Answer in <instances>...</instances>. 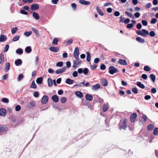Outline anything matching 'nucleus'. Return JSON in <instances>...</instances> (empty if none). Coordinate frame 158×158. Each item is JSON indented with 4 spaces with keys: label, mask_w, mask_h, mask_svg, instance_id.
I'll return each instance as SVG.
<instances>
[{
    "label": "nucleus",
    "mask_w": 158,
    "mask_h": 158,
    "mask_svg": "<svg viewBox=\"0 0 158 158\" xmlns=\"http://www.w3.org/2000/svg\"><path fill=\"white\" fill-rule=\"evenodd\" d=\"M75 60L73 61V67L74 68H76L77 66L81 63V61L79 58H75Z\"/></svg>",
    "instance_id": "1"
},
{
    "label": "nucleus",
    "mask_w": 158,
    "mask_h": 158,
    "mask_svg": "<svg viewBox=\"0 0 158 158\" xmlns=\"http://www.w3.org/2000/svg\"><path fill=\"white\" fill-rule=\"evenodd\" d=\"M109 72L110 74L113 75L115 73H117L118 70L114 66H110L109 68Z\"/></svg>",
    "instance_id": "2"
},
{
    "label": "nucleus",
    "mask_w": 158,
    "mask_h": 158,
    "mask_svg": "<svg viewBox=\"0 0 158 158\" xmlns=\"http://www.w3.org/2000/svg\"><path fill=\"white\" fill-rule=\"evenodd\" d=\"M79 49L77 47H76L75 48L73 53L74 57L75 58H79Z\"/></svg>",
    "instance_id": "3"
},
{
    "label": "nucleus",
    "mask_w": 158,
    "mask_h": 158,
    "mask_svg": "<svg viewBox=\"0 0 158 158\" xmlns=\"http://www.w3.org/2000/svg\"><path fill=\"white\" fill-rule=\"evenodd\" d=\"M66 69V67H64L63 68L58 69L56 71V73L57 74H60L63 73Z\"/></svg>",
    "instance_id": "4"
},
{
    "label": "nucleus",
    "mask_w": 158,
    "mask_h": 158,
    "mask_svg": "<svg viewBox=\"0 0 158 158\" xmlns=\"http://www.w3.org/2000/svg\"><path fill=\"white\" fill-rule=\"evenodd\" d=\"M8 128L5 126H0V135H1L2 133L7 131Z\"/></svg>",
    "instance_id": "5"
},
{
    "label": "nucleus",
    "mask_w": 158,
    "mask_h": 158,
    "mask_svg": "<svg viewBox=\"0 0 158 158\" xmlns=\"http://www.w3.org/2000/svg\"><path fill=\"white\" fill-rule=\"evenodd\" d=\"M48 96L45 95L42 98L41 102L43 104L46 103L48 102Z\"/></svg>",
    "instance_id": "6"
},
{
    "label": "nucleus",
    "mask_w": 158,
    "mask_h": 158,
    "mask_svg": "<svg viewBox=\"0 0 158 158\" xmlns=\"http://www.w3.org/2000/svg\"><path fill=\"white\" fill-rule=\"evenodd\" d=\"M7 111L4 108L0 109V115L2 116H5L6 114Z\"/></svg>",
    "instance_id": "7"
},
{
    "label": "nucleus",
    "mask_w": 158,
    "mask_h": 158,
    "mask_svg": "<svg viewBox=\"0 0 158 158\" xmlns=\"http://www.w3.org/2000/svg\"><path fill=\"white\" fill-rule=\"evenodd\" d=\"M137 114L135 113H134L130 116V120L131 122H133L135 120L137 117Z\"/></svg>",
    "instance_id": "8"
},
{
    "label": "nucleus",
    "mask_w": 158,
    "mask_h": 158,
    "mask_svg": "<svg viewBox=\"0 0 158 158\" xmlns=\"http://www.w3.org/2000/svg\"><path fill=\"white\" fill-rule=\"evenodd\" d=\"M79 2L81 4L86 5H89L90 4V2L84 0H79Z\"/></svg>",
    "instance_id": "9"
},
{
    "label": "nucleus",
    "mask_w": 158,
    "mask_h": 158,
    "mask_svg": "<svg viewBox=\"0 0 158 158\" xmlns=\"http://www.w3.org/2000/svg\"><path fill=\"white\" fill-rule=\"evenodd\" d=\"M7 39V37L5 35H1L0 36V42H5L6 41Z\"/></svg>",
    "instance_id": "10"
},
{
    "label": "nucleus",
    "mask_w": 158,
    "mask_h": 158,
    "mask_svg": "<svg viewBox=\"0 0 158 158\" xmlns=\"http://www.w3.org/2000/svg\"><path fill=\"white\" fill-rule=\"evenodd\" d=\"M52 100L55 102H57L59 101V99L57 95H53L52 97Z\"/></svg>",
    "instance_id": "11"
},
{
    "label": "nucleus",
    "mask_w": 158,
    "mask_h": 158,
    "mask_svg": "<svg viewBox=\"0 0 158 158\" xmlns=\"http://www.w3.org/2000/svg\"><path fill=\"white\" fill-rule=\"evenodd\" d=\"M101 84L103 86H106L108 84L107 81L104 78L101 79Z\"/></svg>",
    "instance_id": "12"
},
{
    "label": "nucleus",
    "mask_w": 158,
    "mask_h": 158,
    "mask_svg": "<svg viewBox=\"0 0 158 158\" xmlns=\"http://www.w3.org/2000/svg\"><path fill=\"white\" fill-rule=\"evenodd\" d=\"M118 63L121 64L126 65L127 64V62L125 60L120 59L118 61Z\"/></svg>",
    "instance_id": "13"
},
{
    "label": "nucleus",
    "mask_w": 158,
    "mask_h": 158,
    "mask_svg": "<svg viewBox=\"0 0 158 158\" xmlns=\"http://www.w3.org/2000/svg\"><path fill=\"white\" fill-rule=\"evenodd\" d=\"M39 6L37 4H34L31 5V8L33 10H36L39 8Z\"/></svg>",
    "instance_id": "14"
},
{
    "label": "nucleus",
    "mask_w": 158,
    "mask_h": 158,
    "mask_svg": "<svg viewBox=\"0 0 158 158\" xmlns=\"http://www.w3.org/2000/svg\"><path fill=\"white\" fill-rule=\"evenodd\" d=\"M49 50L52 52H56L59 50V48L57 47H52L49 48Z\"/></svg>",
    "instance_id": "15"
},
{
    "label": "nucleus",
    "mask_w": 158,
    "mask_h": 158,
    "mask_svg": "<svg viewBox=\"0 0 158 158\" xmlns=\"http://www.w3.org/2000/svg\"><path fill=\"white\" fill-rule=\"evenodd\" d=\"M100 87V85L99 84H96L93 86L92 89L94 90H97Z\"/></svg>",
    "instance_id": "16"
},
{
    "label": "nucleus",
    "mask_w": 158,
    "mask_h": 158,
    "mask_svg": "<svg viewBox=\"0 0 158 158\" xmlns=\"http://www.w3.org/2000/svg\"><path fill=\"white\" fill-rule=\"evenodd\" d=\"M75 94L76 96L78 98H81L83 96L82 93L79 91H76Z\"/></svg>",
    "instance_id": "17"
},
{
    "label": "nucleus",
    "mask_w": 158,
    "mask_h": 158,
    "mask_svg": "<svg viewBox=\"0 0 158 158\" xmlns=\"http://www.w3.org/2000/svg\"><path fill=\"white\" fill-rule=\"evenodd\" d=\"M4 62V57L3 53H1L0 55V64H2Z\"/></svg>",
    "instance_id": "18"
},
{
    "label": "nucleus",
    "mask_w": 158,
    "mask_h": 158,
    "mask_svg": "<svg viewBox=\"0 0 158 158\" xmlns=\"http://www.w3.org/2000/svg\"><path fill=\"white\" fill-rule=\"evenodd\" d=\"M85 97L86 100L89 101L92 100L93 98L92 96L91 95L89 94H86Z\"/></svg>",
    "instance_id": "19"
},
{
    "label": "nucleus",
    "mask_w": 158,
    "mask_h": 158,
    "mask_svg": "<svg viewBox=\"0 0 158 158\" xmlns=\"http://www.w3.org/2000/svg\"><path fill=\"white\" fill-rule=\"evenodd\" d=\"M74 81L73 80L70 78L67 79L65 81L66 83L69 84H72L73 83Z\"/></svg>",
    "instance_id": "20"
},
{
    "label": "nucleus",
    "mask_w": 158,
    "mask_h": 158,
    "mask_svg": "<svg viewBox=\"0 0 158 158\" xmlns=\"http://www.w3.org/2000/svg\"><path fill=\"white\" fill-rule=\"evenodd\" d=\"M43 79L42 77L38 78L36 80V83L39 84H41L43 82Z\"/></svg>",
    "instance_id": "21"
},
{
    "label": "nucleus",
    "mask_w": 158,
    "mask_h": 158,
    "mask_svg": "<svg viewBox=\"0 0 158 158\" xmlns=\"http://www.w3.org/2000/svg\"><path fill=\"white\" fill-rule=\"evenodd\" d=\"M143 36L146 37L147 35L149 34V32L148 31L144 29H142Z\"/></svg>",
    "instance_id": "22"
},
{
    "label": "nucleus",
    "mask_w": 158,
    "mask_h": 158,
    "mask_svg": "<svg viewBox=\"0 0 158 158\" xmlns=\"http://www.w3.org/2000/svg\"><path fill=\"white\" fill-rule=\"evenodd\" d=\"M136 40L139 43H143L145 42V40L139 37H138L136 38Z\"/></svg>",
    "instance_id": "23"
},
{
    "label": "nucleus",
    "mask_w": 158,
    "mask_h": 158,
    "mask_svg": "<svg viewBox=\"0 0 158 158\" xmlns=\"http://www.w3.org/2000/svg\"><path fill=\"white\" fill-rule=\"evenodd\" d=\"M127 127V125L126 124L123 123V124H120V126L119 127V129L120 130L123 129L126 130Z\"/></svg>",
    "instance_id": "24"
},
{
    "label": "nucleus",
    "mask_w": 158,
    "mask_h": 158,
    "mask_svg": "<svg viewBox=\"0 0 158 158\" xmlns=\"http://www.w3.org/2000/svg\"><path fill=\"white\" fill-rule=\"evenodd\" d=\"M22 64V60L20 59H18L15 62V64L16 66L21 65Z\"/></svg>",
    "instance_id": "25"
},
{
    "label": "nucleus",
    "mask_w": 158,
    "mask_h": 158,
    "mask_svg": "<svg viewBox=\"0 0 158 158\" xmlns=\"http://www.w3.org/2000/svg\"><path fill=\"white\" fill-rule=\"evenodd\" d=\"M33 18L36 20H38L39 19V15L36 12H33L32 14Z\"/></svg>",
    "instance_id": "26"
},
{
    "label": "nucleus",
    "mask_w": 158,
    "mask_h": 158,
    "mask_svg": "<svg viewBox=\"0 0 158 158\" xmlns=\"http://www.w3.org/2000/svg\"><path fill=\"white\" fill-rule=\"evenodd\" d=\"M96 10L97 12L98 13L99 15L101 16H103V15L104 14L103 13L99 7L98 6L96 7Z\"/></svg>",
    "instance_id": "27"
},
{
    "label": "nucleus",
    "mask_w": 158,
    "mask_h": 158,
    "mask_svg": "<svg viewBox=\"0 0 158 158\" xmlns=\"http://www.w3.org/2000/svg\"><path fill=\"white\" fill-rule=\"evenodd\" d=\"M137 85L141 89H143L145 88L144 85L140 82H137Z\"/></svg>",
    "instance_id": "28"
},
{
    "label": "nucleus",
    "mask_w": 158,
    "mask_h": 158,
    "mask_svg": "<svg viewBox=\"0 0 158 158\" xmlns=\"http://www.w3.org/2000/svg\"><path fill=\"white\" fill-rule=\"evenodd\" d=\"M48 86L50 87H52L53 84L52 80L51 78H49L48 80Z\"/></svg>",
    "instance_id": "29"
},
{
    "label": "nucleus",
    "mask_w": 158,
    "mask_h": 158,
    "mask_svg": "<svg viewBox=\"0 0 158 158\" xmlns=\"http://www.w3.org/2000/svg\"><path fill=\"white\" fill-rule=\"evenodd\" d=\"M25 51L27 53H30L31 51V49L30 47L27 46L25 48Z\"/></svg>",
    "instance_id": "30"
},
{
    "label": "nucleus",
    "mask_w": 158,
    "mask_h": 158,
    "mask_svg": "<svg viewBox=\"0 0 158 158\" xmlns=\"http://www.w3.org/2000/svg\"><path fill=\"white\" fill-rule=\"evenodd\" d=\"M125 13L130 18L132 19L134 18V15L130 12L128 11H125Z\"/></svg>",
    "instance_id": "31"
},
{
    "label": "nucleus",
    "mask_w": 158,
    "mask_h": 158,
    "mask_svg": "<svg viewBox=\"0 0 158 158\" xmlns=\"http://www.w3.org/2000/svg\"><path fill=\"white\" fill-rule=\"evenodd\" d=\"M87 57L86 60L88 62H89L90 61L91 56L89 53V52H87L86 53Z\"/></svg>",
    "instance_id": "32"
},
{
    "label": "nucleus",
    "mask_w": 158,
    "mask_h": 158,
    "mask_svg": "<svg viewBox=\"0 0 158 158\" xmlns=\"http://www.w3.org/2000/svg\"><path fill=\"white\" fill-rule=\"evenodd\" d=\"M32 30L36 34V35L37 36H39L40 34L39 33V31L35 28H32Z\"/></svg>",
    "instance_id": "33"
},
{
    "label": "nucleus",
    "mask_w": 158,
    "mask_h": 158,
    "mask_svg": "<svg viewBox=\"0 0 158 158\" xmlns=\"http://www.w3.org/2000/svg\"><path fill=\"white\" fill-rule=\"evenodd\" d=\"M89 70L87 68H85L83 70V74L85 75H87V74L89 72Z\"/></svg>",
    "instance_id": "34"
},
{
    "label": "nucleus",
    "mask_w": 158,
    "mask_h": 158,
    "mask_svg": "<svg viewBox=\"0 0 158 158\" xmlns=\"http://www.w3.org/2000/svg\"><path fill=\"white\" fill-rule=\"evenodd\" d=\"M17 54H22L23 53V50L21 48L18 49L16 51Z\"/></svg>",
    "instance_id": "35"
},
{
    "label": "nucleus",
    "mask_w": 158,
    "mask_h": 158,
    "mask_svg": "<svg viewBox=\"0 0 158 158\" xmlns=\"http://www.w3.org/2000/svg\"><path fill=\"white\" fill-rule=\"evenodd\" d=\"M108 110V106L107 105L104 104L102 106V110L103 112H105Z\"/></svg>",
    "instance_id": "36"
},
{
    "label": "nucleus",
    "mask_w": 158,
    "mask_h": 158,
    "mask_svg": "<svg viewBox=\"0 0 158 158\" xmlns=\"http://www.w3.org/2000/svg\"><path fill=\"white\" fill-rule=\"evenodd\" d=\"M150 77L151 79L152 80L153 82H154L156 79V77L153 74H151L150 75Z\"/></svg>",
    "instance_id": "37"
},
{
    "label": "nucleus",
    "mask_w": 158,
    "mask_h": 158,
    "mask_svg": "<svg viewBox=\"0 0 158 158\" xmlns=\"http://www.w3.org/2000/svg\"><path fill=\"white\" fill-rule=\"evenodd\" d=\"M36 87H37L34 81H33L31 83V87L32 88L35 89L36 88Z\"/></svg>",
    "instance_id": "38"
},
{
    "label": "nucleus",
    "mask_w": 158,
    "mask_h": 158,
    "mask_svg": "<svg viewBox=\"0 0 158 158\" xmlns=\"http://www.w3.org/2000/svg\"><path fill=\"white\" fill-rule=\"evenodd\" d=\"M6 71L7 72L8 71L9 69H10V63H7L6 64Z\"/></svg>",
    "instance_id": "39"
},
{
    "label": "nucleus",
    "mask_w": 158,
    "mask_h": 158,
    "mask_svg": "<svg viewBox=\"0 0 158 158\" xmlns=\"http://www.w3.org/2000/svg\"><path fill=\"white\" fill-rule=\"evenodd\" d=\"M66 100V98L65 97H62L60 99V102L63 103H65Z\"/></svg>",
    "instance_id": "40"
},
{
    "label": "nucleus",
    "mask_w": 158,
    "mask_h": 158,
    "mask_svg": "<svg viewBox=\"0 0 158 158\" xmlns=\"http://www.w3.org/2000/svg\"><path fill=\"white\" fill-rule=\"evenodd\" d=\"M32 33V32L31 31H26L25 32L24 35L25 36L27 37H28Z\"/></svg>",
    "instance_id": "41"
},
{
    "label": "nucleus",
    "mask_w": 158,
    "mask_h": 158,
    "mask_svg": "<svg viewBox=\"0 0 158 158\" xmlns=\"http://www.w3.org/2000/svg\"><path fill=\"white\" fill-rule=\"evenodd\" d=\"M58 41V40L57 38H55L52 42V44L55 45H56L57 44Z\"/></svg>",
    "instance_id": "42"
},
{
    "label": "nucleus",
    "mask_w": 158,
    "mask_h": 158,
    "mask_svg": "<svg viewBox=\"0 0 158 158\" xmlns=\"http://www.w3.org/2000/svg\"><path fill=\"white\" fill-rule=\"evenodd\" d=\"M132 91L135 94H137L138 93V90L136 87L132 88Z\"/></svg>",
    "instance_id": "43"
},
{
    "label": "nucleus",
    "mask_w": 158,
    "mask_h": 158,
    "mask_svg": "<svg viewBox=\"0 0 158 158\" xmlns=\"http://www.w3.org/2000/svg\"><path fill=\"white\" fill-rule=\"evenodd\" d=\"M154 127V125L153 124H149L148 126V128L149 130H151Z\"/></svg>",
    "instance_id": "44"
},
{
    "label": "nucleus",
    "mask_w": 158,
    "mask_h": 158,
    "mask_svg": "<svg viewBox=\"0 0 158 158\" xmlns=\"http://www.w3.org/2000/svg\"><path fill=\"white\" fill-rule=\"evenodd\" d=\"M23 78V76L22 74H20L18 78V81H21Z\"/></svg>",
    "instance_id": "45"
},
{
    "label": "nucleus",
    "mask_w": 158,
    "mask_h": 158,
    "mask_svg": "<svg viewBox=\"0 0 158 158\" xmlns=\"http://www.w3.org/2000/svg\"><path fill=\"white\" fill-rule=\"evenodd\" d=\"M63 65V62H59L56 64V66L58 67H61Z\"/></svg>",
    "instance_id": "46"
},
{
    "label": "nucleus",
    "mask_w": 158,
    "mask_h": 158,
    "mask_svg": "<svg viewBox=\"0 0 158 158\" xmlns=\"http://www.w3.org/2000/svg\"><path fill=\"white\" fill-rule=\"evenodd\" d=\"M17 27H15L12 29L11 30V33L13 34L15 33L17 30Z\"/></svg>",
    "instance_id": "47"
},
{
    "label": "nucleus",
    "mask_w": 158,
    "mask_h": 158,
    "mask_svg": "<svg viewBox=\"0 0 158 158\" xmlns=\"http://www.w3.org/2000/svg\"><path fill=\"white\" fill-rule=\"evenodd\" d=\"M19 37L18 35H16L15 36L13 39V41H18L19 39Z\"/></svg>",
    "instance_id": "48"
},
{
    "label": "nucleus",
    "mask_w": 158,
    "mask_h": 158,
    "mask_svg": "<svg viewBox=\"0 0 158 158\" xmlns=\"http://www.w3.org/2000/svg\"><path fill=\"white\" fill-rule=\"evenodd\" d=\"M21 109V106L19 105H17L15 107V110L17 111H19Z\"/></svg>",
    "instance_id": "49"
},
{
    "label": "nucleus",
    "mask_w": 158,
    "mask_h": 158,
    "mask_svg": "<svg viewBox=\"0 0 158 158\" xmlns=\"http://www.w3.org/2000/svg\"><path fill=\"white\" fill-rule=\"evenodd\" d=\"M153 133L155 135H158V128H156L154 129Z\"/></svg>",
    "instance_id": "50"
},
{
    "label": "nucleus",
    "mask_w": 158,
    "mask_h": 158,
    "mask_svg": "<svg viewBox=\"0 0 158 158\" xmlns=\"http://www.w3.org/2000/svg\"><path fill=\"white\" fill-rule=\"evenodd\" d=\"M136 33L138 35L143 36V33L142 29L141 31L137 30L136 31Z\"/></svg>",
    "instance_id": "51"
},
{
    "label": "nucleus",
    "mask_w": 158,
    "mask_h": 158,
    "mask_svg": "<svg viewBox=\"0 0 158 158\" xmlns=\"http://www.w3.org/2000/svg\"><path fill=\"white\" fill-rule=\"evenodd\" d=\"M106 68V66L103 64H101L100 69L101 70H104Z\"/></svg>",
    "instance_id": "52"
},
{
    "label": "nucleus",
    "mask_w": 158,
    "mask_h": 158,
    "mask_svg": "<svg viewBox=\"0 0 158 158\" xmlns=\"http://www.w3.org/2000/svg\"><path fill=\"white\" fill-rule=\"evenodd\" d=\"M2 101L3 102L6 103H8L9 102V100L7 98H3L2 99Z\"/></svg>",
    "instance_id": "53"
},
{
    "label": "nucleus",
    "mask_w": 158,
    "mask_h": 158,
    "mask_svg": "<svg viewBox=\"0 0 158 158\" xmlns=\"http://www.w3.org/2000/svg\"><path fill=\"white\" fill-rule=\"evenodd\" d=\"M9 48V45L6 44V45L4 49V52H7L8 51Z\"/></svg>",
    "instance_id": "54"
},
{
    "label": "nucleus",
    "mask_w": 158,
    "mask_h": 158,
    "mask_svg": "<svg viewBox=\"0 0 158 158\" xmlns=\"http://www.w3.org/2000/svg\"><path fill=\"white\" fill-rule=\"evenodd\" d=\"M144 70L147 71H148L151 70V69L148 66H146L144 67Z\"/></svg>",
    "instance_id": "55"
},
{
    "label": "nucleus",
    "mask_w": 158,
    "mask_h": 158,
    "mask_svg": "<svg viewBox=\"0 0 158 158\" xmlns=\"http://www.w3.org/2000/svg\"><path fill=\"white\" fill-rule=\"evenodd\" d=\"M142 23L143 25L144 26H147L148 24L147 22L145 20H142Z\"/></svg>",
    "instance_id": "56"
},
{
    "label": "nucleus",
    "mask_w": 158,
    "mask_h": 158,
    "mask_svg": "<svg viewBox=\"0 0 158 158\" xmlns=\"http://www.w3.org/2000/svg\"><path fill=\"white\" fill-rule=\"evenodd\" d=\"M149 34L150 36L152 37L154 36L155 35V33L153 31H150Z\"/></svg>",
    "instance_id": "57"
},
{
    "label": "nucleus",
    "mask_w": 158,
    "mask_h": 158,
    "mask_svg": "<svg viewBox=\"0 0 158 158\" xmlns=\"http://www.w3.org/2000/svg\"><path fill=\"white\" fill-rule=\"evenodd\" d=\"M9 119L10 120L12 121L13 122H15L16 121V118L15 117L13 116H11L9 118Z\"/></svg>",
    "instance_id": "58"
},
{
    "label": "nucleus",
    "mask_w": 158,
    "mask_h": 158,
    "mask_svg": "<svg viewBox=\"0 0 158 158\" xmlns=\"http://www.w3.org/2000/svg\"><path fill=\"white\" fill-rule=\"evenodd\" d=\"M20 13L22 14L25 15H27L28 14V13L27 11L23 10H20Z\"/></svg>",
    "instance_id": "59"
},
{
    "label": "nucleus",
    "mask_w": 158,
    "mask_h": 158,
    "mask_svg": "<svg viewBox=\"0 0 158 158\" xmlns=\"http://www.w3.org/2000/svg\"><path fill=\"white\" fill-rule=\"evenodd\" d=\"M142 26L140 23H139L137 24L136 27L137 29H140L142 28Z\"/></svg>",
    "instance_id": "60"
},
{
    "label": "nucleus",
    "mask_w": 158,
    "mask_h": 158,
    "mask_svg": "<svg viewBox=\"0 0 158 158\" xmlns=\"http://www.w3.org/2000/svg\"><path fill=\"white\" fill-rule=\"evenodd\" d=\"M157 21V20L156 19L154 18H153L152 19L151 21V23H152V24H154Z\"/></svg>",
    "instance_id": "61"
},
{
    "label": "nucleus",
    "mask_w": 158,
    "mask_h": 158,
    "mask_svg": "<svg viewBox=\"0 0 158 158\" xmlns=\"http://www.w3.org/2000/svg\"><path fill=\"white\" fill-rule=\"evenodd\" d=\"M72 75L74 77H77L78 75V73L76 71H74Z\"/></svg>",
    "instance_id": "62"
},
{
    "label": "nucleus",
    "mask_w": 158,
    "mask_h": 158,
    "mask_svg": "<svg viewBox=\"0 0 158 158\" xmlns=\"http://www.w3.org/2000/svg\"><path fill=\"white\" fill-rule=\"evenodd\" d=\"M140 13L138 12L135 13L134 14L135 17L136 18H139L140 16Z\"/></svg>",
    "instance_id": "63"
},
{
    "label": "nucleus",
    "mask_w": 158,
    "mask_h": 158,
    "mask_svg": "<svg viewBox=\"0 0 158 158\" xmlns=\"http://www.w3.org/2000/svg\"><path fill=\"white\" fill-rule=\"evenodd\" d=\"M66 65L68 68H70L71 65V63L69 61H67L66 62Z\"/></svg>",
    "instance_id": "64"
}]
</instances>
